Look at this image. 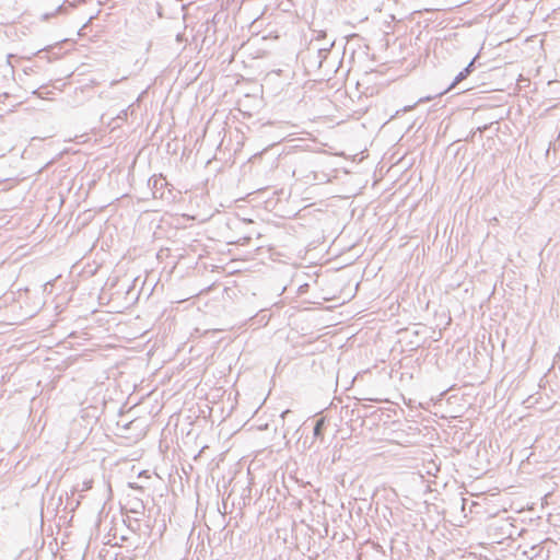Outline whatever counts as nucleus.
Listing matches in <instances>:
<instances>
[{
	"label": "nucleus",
	"instance_id": "2",
	"mask_svg": "<svg viewBox=\"0 0 560 560\" xmlns=\"http://www.w3.org/2000/svg\"><path fill=\"white\" fill-rule=\"evenodd\" d=\"M324 424V419H319L314 428V434L319 435L322 432V427Z\"/></svg>",
	"mask_w": 560,
	"mask_h": 560
},
{
	"label": "nucleus",
	"instance_id": "1",
	"mask_svg": "<svg viewBox=\"0 0 560 560\" xmlns=\"http://www.w3.org/2000/svg\"><path fill=\"white\" fill-rule=\"evenodd\" d=\"M470 70H469V67L465 68L464 70H462L455 78L454 82L451 84V86L444 92H448L451 91L452 89H454L460 81H463L464 79L467 78V75L469 74Z\"/></svg>",
	"mask_w": 560,
	"mask_h": 560
}]
</instances>
